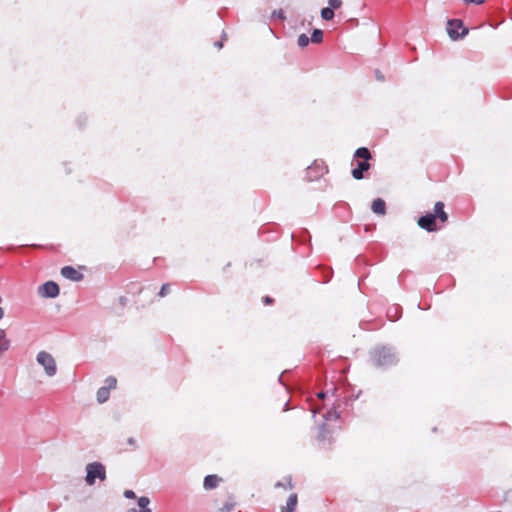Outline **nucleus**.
I'll list each match as a JSON object with an SVG mask.
<instances>
[{
  "label": "nucleus",
  "instance_id": "f257e3e1",
  "mask_svg": "<svg viewBox=\"0 0 512 512\" xmlns=\"http://www.w3.org/2000/svg\"><path fill=\"white\" fill-rule=\"evenodd\" d=\"M371 154L369 150L365 147L358 148L355 152L356 167L352 170V176L360 180L363 178L364 171H367L370 168V164L368 160L370 159Z\"/></svg>",
  "mask_w": 512,
  "mask_h": 512
},
{
  "label": "nucleus",
  "instance_id": "f03ea898",
  "mask_svg": "<svg viewBox=\"0 0 512 512\" xmlns=\"http://www.w3.org/2000/svg\"><path fill=\"white\" fill-rule=\"evenodd\" d=\"M104 481L106 479L105 466L100 462H92L86 465L85 482L87 485L92 486L96 480Z\"/></svg>",
  "mask_w": 512,
  "mask_h": 512
},
{
  "label": "nucleus",
  "instance_id": "7ed1b4c3",
  "mask_svg": "<svg viewBox=\"0 0 512 512\" xmlns=\"http://www.w3.org/2000/svg\"><path fill=\"white\" fill-rule=\"evenodd\" d=\"M37 363L43 367L48 377H53L57 373V364L55 358L46 351H40L36 355Z\"/></svg>",
  "mask_w": 512,
  "mask_h": 512
},
{
  "label": "nucleus",
  "instance_id": "20e7f679",
  "mask_svg": "<svg viewBox=\"0 0 512 512\" xmlns=\"http://www.w3.org/2000/svg\"><path fill=\"white\" fill-rule=\"evenodd\" d=\"M374 361L378 366H389L396 362V356L391 348L382 347L374 352Z\"/></svg>",
  "mask_w": 512,
  "mask_h": 512
},
{
  "label": "nucleus",
  "instance_id": "39448f33",
  "mask_svg": "<svg viewBox=\"0 0 512 512\" xmlns=\"http://www.w3.org/2000/svg\"><path fill=\"white\" fill-rule=\"evenodd\" d=\"M447 33L452 40L464 37L468 33V29L463 27L461 20L452 19L447 23Z\"/></svg>",
  "mask_w": 512,
  "mask_h": 512
},
{
  "label": "nucleus",
  "instance_id": "423d86ee",
  "mask_svg": "<svg viewBox=\"0 0 512 512\" xmlns=\"http://www.w3.org/2000/svg\"><path fill=\"white\" fill-rule=\"evenodd\" d=\"M59 286L53 281H48L38 289L40 296L45 298H55L59 295Z\"/></svg>",
  "mask_w": 512,
  "mask_h": 512
},
{
  "label": "nucleus",
  "instance_id": "0eeeda50",
  "mask_svg": "<svg viewBox=\"0 0 512 512\" xmlns=\"http://www.w3.org/2000/svg\"><path fill=\"white\" fill-rule=\"evenodd\" d=\"M435 220H436L435 215L426 214L419 218L418 225L427 231H430V232L435 231V230H437Z\"/></svg>",
  "mask_w": 512,
  "mask_h": 512
},
{
  "label": "nucleus",
  "instance_id": "6e6552de",
  "mask_svg": "<svg viewBox=\"0 0 512 512\" xmlns=\"http://www.w3.org/2000/svg\"><path fill=\"white\" fill-rule=\"evenodd\" d=\"M61 274L63 277L72 281H80L83 278V275L72 266L63 267L61 269Z\"/></svg>",
  "mask_w": 512,
  "mask_h": 512
},
{
  "label": "nucleus",
  "instance_id": "1a4fd4ad",
  "mask_svg": "<svg viewBox=\"0 0 512 512\" xmlns=\"http://www.w3.org/2000/svg\"><path fill=\"white\" fill-rule=\"evenodd\" d=\"M150 505V499L146 496H142L137 501L138 509L136 508H130L128 512H152L149 508Z\"/></svg>",
  "mask_w": 512,
  "mask_h": 512
},
{
  "label": "nucleus",
  "instance_id": "9d476101",
  "mask_svg": "<svg viewBox=\"0 0 512 512\" xmlns=\"http://www.w3.org/2000/svg\"><path fill=\"white\" fill-rule=\"evenodd\" d=\"M436 218H439L442 223H445L448 220V215L444 211V204L443 202H437L434 207V214Z\"/></svg>",
  "mask_w": 512,
  "mask_h": 512
},
{
  "label": "nucleus",
  "instance_id": "9b49d317",
  "mask_svg": "<svg viewBox=\"0 0 512 512\" xmlns=\"http://www.w3.org/2000/svg\"><path fill=\"white\" fill-rule=\"evenodd\" d=\"M220 482V478L217 475H208L204 479V488L207 490L216 488Z\"/></svg>",
  "mask_w": 512,
  "mask_h": 512
},
{
  "label": "nucleus",
  "instance_id": "f8f14e48",
  "mask_svg": "<svg viewBox=\"0 0 512 512\" xmlns=\"http://www.w3.org/2000/svg\"><path fill=\"white\" fill-rule=\"evenodd\" d=\"M371 208L374 213L384 215L386 204L382 199L378 198L373 201Z\"/></svg>",
  "mask_w": 512,
  "mask_h": 512
},
{
  "label": "nucleus",
  "instance_id": "ddd939ff",
  "mask_svg": "<svg viewBox=\"0 0 512 512\" xmlns=\"http://www.w3.org/2000/svg\"><path fill=\"white\" fill-rule=\"evenodd\" d=\"M297 506V495L291 494L287 500L286 506L282 509V512H293Z\"/></svg>",
  "mask_w": 512,
  "mask_h": 512
},
{
  "label": "nucleus",
  "instance_id": "4468645a",
  "mask_svg": "<svg viewBox=\"0 0 512 512\" xmlns=\"http://www.w3.org/2000/svg\"><path fill=\"white\" fill-rule=\"evenodd\" d=\"M10 347V341L6 337V332L0 329V355Z\"/></svg>",
  "mask_w": 512,
  "mask_h": 512
},
{
  "label": "nucleus",
  "instance_id": "2eb2a0df",
  "mask_svg": "<svg viewBox=\"0 0 512 512\" xmlns=\"http://www.w3.org/2000/svg\"><path fill=\"white\" fill-rule=\"evenodd\" d=\"M109 394H110V390L108 387H101L98 391H97V401L99 403H104L108 400L109 398Z\"/></svg>",
  "mask_w": 512,
  "mask_h": 512
},
{
  "label": "nucleus",
  "instance_id": "dca6fc26",
  "mask_svg": "<svg viewBox=\"0 0 512 512\" xmlns=\"http://www.w3.org/2000/svg\"><path fill=\"white\" fill-rule=\"evenodd\" d=\"M322 40H323V32H322V30L315 29L312 32L310 41L313 42V43H320V42H322Z\"/></svg>",
  "mask_w": 512,
  "mask_h": 512
},
{
  "label": "nucleus",
  "instance_id": "f3484780",
  "mask_svg": "<svg viewBox=\"0 0 512 512\" xmlns=\"http://www.w3.org/2000/svg\"><path fill=\"white\" fill-rule=\"evenodd\" d=\"M321 17L326 20H332L334 18V11L329 7H325L321 10Z\"/></svg>",
  "mask_w": 512,
  "mask_h": 512
},
{
  "label": "nucleus",
  "instance_id": "a211bd4d",
  "mask_svg": "<svg viewBox=\"0 0 512 512\" xmlns=\"http://www.w3.org/2000/svg\"><path fill=\"white\" fill-rule=\"evenodd\" d=\"M309 41H310V39L308 38V36L306 34H301L298 37L297 42L300 47H306L309 44Z\"/></svg>",
  "mask_w": 512,
  "mask_h": 512
},
{
  "label": "nucleus",
  "instance_id": "6ab92c4d",
  "mask_svg": "<svg viewBox=\"0 0 512 512\" xmlns=\"http://www.w3.org/2000/svg\"><path fill=\"white\" fill-rule=\"evenodd\" d=\"M105 382H106V386L105 387H108L109 390L116 388V385H117L116 378L108 377Z\"/></svg>",
  "mask_w": 512,
  "mask_h": 512
},
{
  "label": "nucleus",
  "instance_id": "aec40b11",
  "mask_svg": "<svg viewBox=\"0 0 512 512\" xmlns=\"http://www.w3.org/2000/svg\"><path fill=\"white\" fill-rule=\"evenodd\" d=\"M328 4H329V8L334 10V9H338L341 7L342 1L341 0H328Z\"/></svg>",
  "mask_w": 512,
  "mask_h": 512
},
{
  "label": "nucleus",
  "instance_id": "412c9836",
  "mask_svg": "<svg viewBox=\"0 0 512 512\" xmlns=\"http://www.w3.org/2000/svg\"><path fill=\"white\" fill-rule=\"evenodd\" d=\"M170 292V285L169 284H163L161 287V290L159 292L160 297L166 296Z\"/></svg>",
  "mask_w": 512,
  "mask_h": 512
},
{
  "label": "nucleus",
  "instance_id": "4be33fe9",
  "mask_svg": "<svg viewBox=\"0 0 512 512\" xmlns=\"http://www.w3.org/2000/svg\"><path fill=\"white\" fill-rule=\"evenodd\" d=\"M235 509L234 503H226L223 508L221 509V512H232Z\"/></svg>",
  "mask_w": 512,
  "mask_h": 512
},
{
  "label": "nucleus",
  "instance_id": "5701e85b",
  "mask_svg": "<svg viewBox=\"0 0 512 512\" xmlns=\"http://www.w3.org/2000/svg\"><path fill=\"white\" fill-rule=\"evenodd\" d=\"M466 4H476L480 5L485 2V0H463Z\"/></svg>",
  "mask_w": 512,
  "mask_h": 512
},
{
  "label": "nucleus",
  "instance_id": "b1692460",
  "mask_svg": "<svg viewBox=\"0 0 512 512\" xmlns=\"http://www.w3.org/2000/svg\"><path fill=\"white\" fill-rule=\"evenodd\" d=\"M124 496H125L126 498H130V499H132V498H135V493H134L132 490H126V491L124 492Z\"/></svg>",
  "mask_w": 512,
  "mask_h": 512
},
{
  "label": "nucleus",
  "instance_id": "393cba45",
  "mask_svg": "<svg viewBox=\"0 0 512 512\" xmlns=\"http://www.w3.org/2000/svg\"><path fill=\"white\" fill-rule=\"evenodd\" d=\"M273 16H277V17H279L280 19H284V15H283V12H282V11L274 12V13H273Z\"/></svg>",
  "mask_w": 512,
  "mask_h": 512
},
{
  "label": "nucleus",
  "instance_id": "a878e982",
  "mask_svg": "<svg viewBox=\"0 0 512 512\" xmlns=\"http://www.w3.org/2000/svg\"><path fill=\"white\" fill-rule=\"evenodd\" d=\"M264 302H265L266 304H270V303H272V299H271L270 297H265V298H264Z\"/></svg>",
  "mask_w": 512,
  "mask_h": 512
},
{
  "label": "nucleus",
  "instance_id": "bb28decb",
  "mask_svg": "<svg viewBox=\"0 0 512 512\" xmlns=\"http://www.w3.org/2000/svg\"><path fill=\"white\" fill-rule=\"evenodd\" d=\"M4 316V312H3V309L0 307V320L3 318Z\"/></svg>",
  "mask_w": 512,
  "mask_h": 512
},
{
  "label": "nucleus",
  "instance_id": "cd10ccee",
  "mask_svg": "<svg viewBox=\"0 0 512 512\" xmlns=\"http://www.w3.org/2000/svg\"><path fill=\"white\" fill-rule=\"evenodd\" d=\"M215 45L220 49L222 48V42H216Z\"/></svg>",
  "mask_w": 512,
  "mask_h": 512
},
{
  "label": "nucleus",
  "instance_id": "c85d7f7f",
  "mask_svg": "<svg viewBox=\"0 0 512 512\" xmlns=\"http://www.w3.org/2000/svg\"><path fill=\"white\" fill-rule=\"evenodd\" d=\"M128 442H129V444H131V445H134V444H135V441H134V439H133V438H130V439L128 440Z\"/></svg>",
  "mask_w": 512,
  "mask_h": 512
},
{
  "label": "nucleus",
  "instance_id": "c756f323",
  "mask_svg": "<svg viewBox=\"0 0 512 512\" xmlns=\"http://www.w3.org/2000/svg\"><path fill=\"white\" fill-rule=\"evenodd\" d=\"M324 396H325V394H324L323 392H321V393H319V394H318V397H319V398H323Z\"/></svg>",
  "mask_w": 512,
  "mask_h": 512
}]
</instances>
